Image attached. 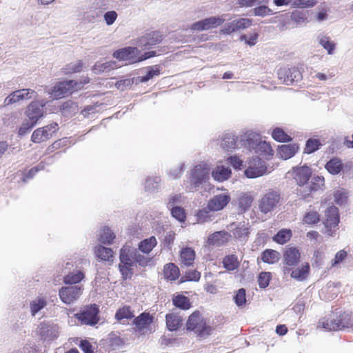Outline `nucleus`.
Wrapping results in <instances>:
<instances>
[{
  "label": "nucleus",
  "instance_id": "nucleus-34",
  "mask_svg": "<svg viewBox=\"0 0 353 353\" xmlns=\"http://www.w3.org/2000/svg\"><path fill=\"white\" fill-rule=\"evenodd\" d=\"M213 178L218 181H223L231 176V170L224 166H217L212 172Z\"/></svg>",
  "mask_w": 353,
  "mask_h": 353
},
{
  "label": "nucleus",
  "instance_id": "nucleus-47",
  "mask_svg": "<svg viewBox=\"0 0 353 353\" xmlns=\"http://www.w3.org/2000/svg\"><path fill=\"white\" fill-rule=\"evenodd\" d=\"M321 143L319 139H309L306 141L305 147L304 149L305 153L311 154L319 149Z\"/></svg>",
  "mask_w": 353,
  "mask_h": 353
},
{
  "label": "nucleus",
  "instance_id": "nucleus-26",
  "mask_svg": "<svg viewBox=\"0 0 353 353\" xmlns=\"http://www.w3.org/2000/svg\"><path fill=\"white\" fill-rule=\"evenodd\" d=\"M299 147L296 143L282 145L278 148V154L283 159L292 157L299 150Z\"/></svg>",
  "mask_w": 353,
  "mask_h": 353
},
{
  "label": "nucleus",
  "instance_id": "nucleus-2",
  "mask_svg": "<svg viewBox=\"0 0 353 353\" xmlns=\"http://www.w3.org/2000/svg\"><path fill=\"white\" fill-rule=\"evenodd\" d=\"M186 329L193 332L197 337L205 338L211 334L212 327L199 310L194 311L187 320Z\"/></svg>",
  "mask_w": 353,
  "mask_h": 353
},
{
  "label": "nucleus",
  "instance_id": "nucleus-17",
  "mask_svg": "<svg viewBox=\"0 0 353 353\" xmlns=\"http://www.w3.org/2000/svg\"><path fill=\"white\" fill-rule=\"evenodd\" d=\"M43 106L44 104H41L39 101L31 102L25 112L28 119L37 124L38 121L43 117Z\"/></svg>",
  "mask_w": 353,
  "mask_h": 353
},
{
  "label": "nucleus",
  "instance_id": "nucleus-9",
  "mask_svg": "<svg viewBox=\"0 0 353 353\" xmlns=\"http://www.w3.org/2000/svg\"><path fill=\"white\" fill-rule=\"evenodd\" d=\"M83 288L79 285L62 287L59 292L61 300L65 304H71L82 294Z\"/></svg>",
  "mask_w": 353,
  "mask_h": 353
},
{
  "label": "nucleus",
  "instance_id": "nucleus-44",
  "mask_svg": "<svg viewBox=\"0 0 353 353\" xmlns=\"http://www.w3.org/2000/svg\"><path fill=\"white\" fill-rule=\"evenodd\" d=\"M272 138L278 142H290L292 140V137L286 134L282 128H276L272 132Z\"/></svg>",
  "mask_w": 353,
  "mask_h": 353
},
{
  "label": "nucleus",
  "instance_id": "nucleus-25",
  "mask_svg": "<svg viewBox=\"0 0 353 353\" xmlns=\"http://www.w3.org/2000/svg\"><path fill=\"white\" fill-rule=\"evenodd\" d=\"M310 271V264L308 263H305L301 264V266H299L296 269H292L290 273L292 279L299 281H302L308 277Z\"/></svg>",
  "mask_w": 353,
  "mask_h": 353
},
{
  "label": "nucleus",
  "instance_id": "nucleus-42",
  "mask_svg": "<svg viewBox=\"0 0 353 353\" xmlns=\"http://www.w3.org/2000/svg\"><path fill=\"white\" fill-rule=\"evenodd\" d=\"M84 277L85 275L81 271L70 272L63 277V282L65 284H77L81 282Z\"/></svg>",
  "mask_w": 353,
  "mask_h": 353
},
{
  "label": "nucleus",
  "instance_id": "nucleus-21",
  "mask_svg": "<svg viewBox=\"0 0 353 353\" xmlns=\"http://www.w3.org/2000/svg\"><path fill=\"white\" fill-rule=\"evenodd\" d=\"M163 39V35L159 32L153 31L141 37L139 42L144 49H150L161 43Z\"/></svg>",
  "mask_w": 353,
  "mask_h": 353
},
{
  "label": "nucleus",
  "instance_id": "nucleus-11",
  "mask_svg": "<svg viewBox=\"0 0 353 353\" xmlns=\"http://www.w3.org/2000/svg\"><path fill=\"white\" fill-rule=\"evenodd\" d=\"M325 220L324 222L326 233L332 236L333 231L338 227L339 223V210L335 206L329 207L325 212Z\"/></svg>",
  "mask_w": 353,
  "mask_h": 353
},
{
  "label": "nucleus",
  "instance_id": "nucleus-3",
  "mask_svg": "<svg viewBox=\"0 0 353 353\" xmlns=\"http://www.w3.org/2000/svg\"><path fill=\"white\" fill-rule=\"evenodd\" d=\"M156 56V52L150 51L141 54L140 50L136 47H125L116 50L113 57L119 61H125L129 64H133L146 60Z\"/></svg>",
  "mask_w": 353,
  "mask_h": 353
},
{
  "label": "nucleus",
  "instance_id": "nucleus-58",
  "mask_svg": "<svg viewBox=\"0 0 353 353\" xmlns=\"http://www.w3.org/2000/svg\"><path fill=\"white\" fill-rule=\"evenodd\" d=\"M35 125L36 123H34L33 122L29 121V119L26 120L25 121L23 122V123L19 129V135L23 136L26 134L28 133Z\"/></svg>",
  "mask_w": 353,
  "mask_h": 353
},
{
  "label": "nucleus",
  "instance_id": "nucleus-62",
  "mask_svg": "<svg viewBox=\"0 0 353 353\" xmlns=\"http://www.w3.org/2000/svg\"><path fill=\"white\" fill-rule=\"evenodd\" d=\"M117 13L114 11H108L104 14V20L108 26H110L114 23L117 19Z\"/></svg>",
  "mask_w": 353,
  "mask_h": 353
},
{
  "label": "nucleus",
  "instance_id": "nucleus-35",
  "mask_svg": "<svg viewBox=\"0 0 353 353\" xmlns=\"http://www.w3.org/2000/svg\"><path fill=\"white\" fill-rule=\"evenodd\" d=\"M292 236V232L291 230L281 229L272 237V240L278 244L283 245L288 243Z\"/></svg>",
  "mask_w": 353,
  "mask_h": 353
},
{
  "label": "nucleus",
  "instance_id": "nucleus-55",
  "mask_svg": "<svg viewBox=\"0 0 353 353\" xmlns=\"http://www.w3.org/2000/svg\"><path fill=\"white\" fill-rule=\"evenodd\" d=\"M347 257V252L345 250H341L338 251L334 258L331 261V267L334 268L336 267L339 263L344 261Z\"/></svg>",
  "mask_w": 353,
  "mask_h": 353
},
{
  "label": "nucleus",
  "instance_id": "nucleus-14",
  "mask_svg": "<svg viewBox=\"0 0 353 353\" xmlns=\"http://www.w3.org/2000/svg\"><path fill=\"white\" fill-rule=\"evenodd\" d=\"M37 92L31 89H21L15 90L10 93L5 99L6 105L12 104L20 101L28 100L32 98H36Z\"/></svg>",
  "mask_w": 353,
  "mask_h": 353
},
{
  "label": "nucleus",
  "instance_id": "nucleus-54",
  "mask_svg": "<svg viewBox=\"0 0 353 353\" xmlns=\"http://www.w3.org/2000/svg\"><path fill=\"white\" fill-rule=\"evenodd\" d=\"M234 301L239 307L243 306L246 303V294L244 288L238 290L234 296Z\"/></svg>",
  "mask_w": 353,
  "mask_h": 353
},
{
  "label": "nucleus",
  "instance_id": "nucleus-43",
  "mask_svg": "<svg viewBox=\"0 0 353 353\" xmlns=\"http://www.w3.org/2000/svg\"><path fill=\"white\" fill-rule=\"evenodd\" d=\"M320 221V214L315 210H309L305 212L302 221L307 225H314Z\"/></svg>",
  "mask_w": 353,
  "mask_h": 353
},
{
  "label": "nucleus",
  "instance_id": "nucleus-48",
  "mask_svg": "<svg viewBox=\"0 0 353 353\" xmlns=\"http://www.w3.org/2000/svg\"><path fill=\"white\" fill-rule=\"evenodd\" d=\"M320 44L327 51L329 54H332L335 49V43L330 40L329 37L324 36L319 40Z\"/></svg>",
  "mask_w": 353,
  "mask_h": 353
},
{
  "label": "nucleus",
  "instance_id": "nucleus-5",
  "mask_svg": "<svg viewBox=\"0 0 353 353\" xmlns=\"http://www.w3.org/2000/svg\"><path fill=\"white\" fill-rule=\"evenodd\" d=\"M99 307L97 304L85 305L83 309L74 314V317L82 325H95L99 321Z\"/></svg>",
  "mask_w": 353,
  "mask_h": 353
},
{
  "label": "nucleus",
  "instance_id": "nucleus-41",
  "mask_svg": "<svg viewBox=\"0 0 353 353\" xmlns=\"http://www.w3.org/2000/svg\"><path fill=\"white\" fill-rule=\"evenodd\" d=\"M223 267L228 271H232L238 268L239 262L234 254L226 256L223 260Z\"/></svg>",
  "mask_w": 353,
  "mask_h": 353
},
{
  "label": "nucleus",
  "instance_id": "nucleus-40",
  "mask_svg": "<svg viewBox=\"0 0 353 353\" xmlns=\"http://www.w3.org/2000/svg\"><path fill=\"white\" fill-rule=\"evenodd\" d=\"M114 233L108 227H104L99 234V241L103 244L111 245L115 239Z\"/></svg>",
  "mask_w": 353,
  "mask_h": 353
},
{
  "label": "nucleus",
  "instance_id": "nucleus-56",
  "mask_svg": "<svg viewBox=\"0 0 353 353\" xmlns=\"http://www.w3.org/2000/svg\"><path fill=\"white\" fill-rule=\"evenodd\" d=\"M171 214L173 217L180 222H184L186 219V213L183 208L176 206L172 208Z\"/></svg>",
  "mask_w": 353,
  "mask_h": 353
},
{
  "label": "nucleus",
  "instance_id": "nucleus-51",
  "mask_svg": "<svg viewBox=\"0 0 353 353\" xmlns=\"http://www.w3.org/2000/svg\"><path fill=\"white\" fill-rule=\"evenodd\" d=\"M291 20L297 24L305 23L307 19V13L303 11L294 10L290 16Z\"/></svg>",
  "mask_w": 353,
  "mask_h": 353
},
{
  "label": "nucleus",
  "instance_id": "nucleus-57",
  "mask_svg": "<svg viewBox=\"0 0 353 353\" xmlns=\"http://www.w3.org/2000/svg\"><path fill=\"white\" fill-rule=\"evenodd\" d=\"M132 258L135 263L142 267L148 265L152 261V258L145 256L144 255L137 252L134 254Z\"/></svg>",
  "mask_w": 353,
  "mask_h": 353
},
{
  "label": "nucleus",
  "instance_id": "nucleus-46",
  "mask_svg": "<svg viewBox=\"0 0 353 353\" xmlns=\"http://www.w3.org/2000/svg\"><path fill=\"white\" fill-rule=\"evenodd\" d=\"M201 278V273L196 270H190L181 277L179 283H183L186 281H198Z\"/></svg>",
  "mask_w": 353,
  "mask_h": 353
},
{
  "label": "nucleus",
  "instance_id": "nucleus-24",
  "mask_svg": "<svg viewBox=\"0 0 353 353\" xmlns=\"http://www.w3.org/2000/svg\"><path fill=\"white\" fill-rule=\"evenodd\" d=\"M163 274L165 280L172 282L179 278L180 270L174 263H168L163 266Z\"/></svg>",
  "mask_w": 353,
  "mask_h": 353
},
{
  "label": "nucleus",
  "instance_id": "nucleus-31",
  "mask_svg": "<svg viewBox=\"0 0 353 353\" xmlns=\"http://www.w3.org/2000/svg\"><path fill=\"white\" fill-rule=\"evenodd\" d=\"M325 168L328 172L336 175L343 170V164L339 158L334 157L326 163Z\"/></svg>",
  "mask_w": 353,
  "mask_h": 353
},
{
  "label": "nucleus",
  "instance_id": "nucleus-50",
  "mask_svg": "<svg viewBox=\"0 0 353 353\" xmlns=\"http://www.w3.org/2000/svg\"><path fill=\"white\" fill-rule=\"evenodd\" d=\"M272 279V274L269 272H262L258 276V283L261 288H267Z\"/></svg>",
  "mask_w": 353,
  "mask_h": 353
},
{
  "label": "nucleus",
  "instance_id": "nucleus-63",
  "mask_svg": "<svg viewBox=\"0 0 353 353\" xmlns=\"http://www.w3.org/2000/svg\"><path fill=\"white\" fill-rule=\"evenodd\" d=\"M197 220L200 223H205L210 219L209 212L206 209H202L196 213Z\"/></svg>",
  "mask_w": 353,
  "mask_h": 353
},
{
  "label": "nucleus",
  "instance_id": "nucleus-52",
  "mask_svg": "<svg viewBox=\"0 0 353 353\" xmlns=\"http://www.w3.org/2000/svg\"><path fill=\"white\" fill-rule=\"evenodd\" d=\"M133 265L119 264V270L124 280L130 279L133 275Z\"/></svg>",
  "mask_w": 353,
  "mask_h": 353
},
{
  "label": "nucleus",
  "instance_id": "nucleus-10",
  "mask_svg": "<svg viewBox=\"0 0 353 353\" xmlns=\"http://www.w3.org/2000/svg\"><path fill=\"white\" fill-rule=\"evenodd\" d=\"M154 319L153 314L148 312H143L133 320L134 330L141 334H145L150 330V325Z\"/></svg>",
  "mask_w": 353,
  "mask_h": 353
},
{
  "label": "nucleus",
  "instance_id": "nucleus-1",
  "mask_svg": "<svg viewBox=\"0 0 353 353\" xmlns=\"http://www.w3.org/2000/svg\"><path fill=\"white\" fill-rule=\"evenodd\" d=\"M318 326L329 331L350 328L353 327V317L345 311L334 312L320 320Z\"/></svg>",
  "mask_w": 353,
  "mask_h": 353
},
{
  "label": "nucleus",
  "instance_id": "nucleus-45",
  "mask_svg": "<svg viewBox=\"0 0 353 353\" xmlns=\"http://www.w3.org/2000/svg\"><path fill=\"white\" fill-rule=\"evenodd\" d=\"M46 305L47 301L43 297H38L37 299L32 301L30 303V312L32 316H35V314L41 309L44 308Z\"/></svg>",
  "mask_w": 353,
  "mask_h": 353
},
{
  "label": "nucleus",
  "instance_id": "nucleus-38",
  "mask_svg": "<svg viewBox=\"0 0 353 353\" xmlns=\"http://www.w3.org/2000/svg\"><path fill=\"white\" fill-rule=\"evenodd\" d=\"M238 138L232 134H227L222 139L221 146L226 151L236 148Z\"/></svg>",
  "mask_w": 353,
  "mask_h": 353
},
{
  "label": "nucleus",
  "instance_id": "nucleus-4",
  "mask_svg": "<svg viewBox=\"0 0 353 353\" xmlns=\"http://www.w3.org/2000/svg\"><path fill=\"white\" fill-rule=\"evenodd\" d=\"M281 200L280 193L274 190H269L263 194L259 200L258 208L263 214H268L272 212L279 204Z\"/></svg>",
  "mask_w": 353,
  "mask_h": 353
},
{
  "label": "nucleus",
  "instance_id": "nucleus-30",
  "mask_svg": "<svg viewBox=\"0 0 353 353\" xmlns=\"http://www.w3.org/2000/svg\"><path fill=\"white\" fill-rule=\"evenodd\" d=\"M172 301L176 307L182 310H188L192 307L190 299L183 294L173 295Z\"/></svg>",
  "mask_w": 353,
  "mask_h": 353
},
{
  "label": "nucleus",
  "instance_id": "nucleus-18",
  "mask_svg": "<svg viewBox=\"0 0 353 353\" xmlns=\"http://www.w3.org/2000/svg\"><path fill=\"white\" fill-rule=\"evenodd\" d=\"M230 200L231 197L228 194H219L209 200L207 208L210 211H219L223 210Z\"/></svg>",
  "mask_w": 353,
  "mask_h": 353
},
{
  "label": "nucleus",
  "instance_id": "nucleus-64",
  "mask_svg": "<svg viewBox=\"0 0 353 353\" xmlns=\"http://www.w3.org/2000/svg\"><path fill=\"white\" fill-rule=\"evenodd\" d=\"M228 161L232 165L234 169L241 170L243 165L242 160L236 157L232 156L228 159Z\"/></svg>",
  "mask_w": 353,
  "mask_h": 353
},
{
  "label": "nucleus",
  "instance_id": "nucleus-16",
  "mask_svg": "<svg viewBox=\"0 0 353 353\" xmlns=\"http://www.w3.org/2000/svg\"><path fill=\"white\" fill-rule=\"evenodd\" d=\"M278 75L279 79H282L287 84L293 83L294 81H298L302 78L301 71L298 68L294 66L279 69Z\"/></svg>",
  "mask_w": 353,
  "mask_h": 353
},
{
  "label": "nucleus",
  "instance_id": "nucleus-19",
  "mask_svg": "<svg viewBox=\"0 0 353 353\" xmlns=\"http://www.w3.org/2000/svg\"><path fill=\"white\" fill-rule=\"evenodd\" d=\"M252 23V20L248 18H240L227 23L222 30L223 34H231L239 30L249 28Z\"/></svg>",
  "mask_w": 353,
  "mask_h": 353
},
{
  "label": "nucleus",
  "instance_id": "nucleus-53",
  "mask_svg": "<svg viewBox=\"0 0 353 353\" xmlns=\"http://www.w3.org/2000/svg\"><path fill=\"white\" fill-rule=\"evenodd\" d=\"M325 185V179L323 176H314L312 179L311 184L310 186V192L317 191L321 189Z\"/></svg>",
  "mask_w": 353,
  "mask_h": 353
},
{
  "label": "nucleus",
  "instance_id": "nucleus-23",
  "mask_svg": "<svg viewBox=\"0 0 353 353\" xmlns=\"http://www.w3.org/2000/svg\"><path fill=\"white\" fill-rule=\"evenodd\" d=\"M196 258V252L194 250L190 247H185L181 248L179 253V261L181 264L186 266H192Z\"/></svg>",
  "mask_w": 353,
  "mask_h": 353
},
{
  "label": "nucleus",
  "instance_id": "nucleus-13",
  "mask_svg": "<svg viewBox=\"0 0 353 353\" xmlns=\"http://www.w3.org/2000/svg\"><path fill=\"white\" fill-rule=\"evenodd\" d=\"M224 19L220 17H211L195 22L191 25V30L194 31L208 30L221 26Z\"/></svg>",
  "mask_w": 353,
  "mask_h": 353
},
{
  "label": "nucleus",
  "instance_id": "nucleus-7",
  "mask_svg": "<svg viewBox=\"0 0 353 353\" xmlns=\"http://www.w3.org/2000/svg\"><path fill=\"white\" fill-rule=\"evenodd\" d=\"M301 260V252L295 247H288L283 254V271L284 274L290 272Z\"/></svg>",
  "mask_w": 353,
  "mask_h": 353
},
{
  "label": "nucleus",
  "instance_id": "nucleus-29",
  "mask_svg": "<svg viewBox=\"0 0 353 353\" xmlns=\"http://www.w3.org/2000/svg\"><path fill=\"white\" fill-rule=\"evenodd\" d=\"M166 326L170 331L177 330L182 324V317L176 313H170L165 316Z\"/></svg>",
  "mask_w": 353,
  "mask_h": 353
},
{
  "label": "nucleus",
  "instance_id": "nucleus-12",
  "mask_svg": "<svg viewBox=\"0 0 353 353\" xmlns=\"http://www.w3.org/2000/svg\"><path fill=\"white\" fill-rule=\"evenodd\" d=\"M267 171L265 163L260 158H253L250 165L245 170V174L248 178H256L264 174Z\"/></svg>",
  "mask_w": 353,
  "mask_h": 353
},
{
  "label": "nucleus",
  "instance_id": "nucleus-60",
  "mask_svg": "<svg viewBox=\"0 0 353 353\" xmlns=\"http://www.w3.org/2000/svg\"><path fill=\"white\" fill-rule=\"evenodd\" d=\"M316 0H295L293 6L297 8H311L316 5Z\"/></svg>",
  "mask_w": 353,
  "mask_h": 353
},
{
  "label": "nucleus",
  "instance_id": "nucleus-32",
  "mask_svg": "<svg viewBox=\"0 0 353 353\" xmlns=\"http://www.w3.org/2000/svg\"><path fill=\"white\" fill-rule=\"evenodd\" d=\"M157 245V240L155 236H152L141 241L138 245V248L141 252L149 254Z\"/></svg>",
  "mask_w": 353,
  "mask_h": 353
},
{
  "label": "nucleus",
  "instance_id": "nucleus-59",
  "mask_svg": "<svg viewBox=\"0 0 353 353\" xmlns=\"http://www.w3.org/2000/svg\"><path fill=\"white\" fill-rule=\"evenodd\" d=\"M253 14L255 16L265 17L271 14L272 10L266 6H261L253 9Z\"/></svg>",
  "mask_w": 353,
  "mask_h": 353
},
{
  "label": "nucleus",
  "instance_id": "nucleus-37",
  "mask_svg": "<svg viewBox=\"0 0 353 353\" xmlns=\"http://www.w3.org/2000/svg\"><path fill=\"white\" fill-rule=\"evenodd\" d=\"M253 150L264 157L273 155V150L270 144L264 141H259Z\"/></svg>",
  "mask_w": 353,
  "mask_h": 353
},
{
  "label": "nucleus",
  "instance_id": "nucleus-8",
  "mask_svg": "<svg viewBox=\"0 0 353 353\" xmlns=\"http://www.w3.org/2000/svg\"><path fill=\"white\" fill-rule=\"evenodd\" d=\"M58 129V124L54 122L39 128L32 132L31 141L35 143L46 142L52 137Z\"/></svg>",
  "mask_w": 353,
  "mask_h": 353
},
{
  "label": "nucleus",
  "instance_id": "nucleus-49",
  "mask_svg": "<svg viewBox=\"0 0 353 353\" xmlns=\"http://www.w3.org/2000/svg\"><path fill=\"white\" fill-rule=\"evenodd\" d=\"M161 70L159 65H153L149 68V70L145 76L140 77L141 82H147L155 76L159 75Z\"/></svg>",
  "mask_w": 353,
  "mask_h": 353
},
{
  "label": "nucleus",
  "instance_id": "nucleus-6",
  "mask_svg": "<svg viewBox=\"0 0 353 353\" xmlns=\"http://www.w3.org/2000/svg\"><path fill=\"white\" fill-rule=\"evenodd\" d=\"M81 89L80 83L74 80L61 81L55 85L50 92L55 99H62Z\"/></svg>",
  "mask_w": 353,
  "mask_h": 353
},
{
  "label": "nucleus",
  "instance_id": "nucleus-33",
  "mask_svg": "<svg viewBox=\"0 0 353 353\" xmlns=\"http://www.w3.org/2000/svg\"><path fill=\"white\" fill-rule=\"evenodd\" d=\"M280 259V253L274 250L266 249L261 254L263 262L268 264L277 263Z\"/></svg>",
  "mask_w": 353,
  "mask_h": 353
},
{
  "label": "nucleus",
  "instance_id": "nucleus-20",
  "mask_svg": "<svg viewBox=\"0 0 353 353\" xmlns=\"http://www.w3.org/2000/svg\"><path fill=\"white\" fill-rule=\"evenodd\" d=\"M292 171L293 179L300 186L306 184L312 176V170L307 165L293 168Z\"/></svg>",
  "mask_w": 353,
  "mask_h": 353
},
{
  "label": "nucleus",
  "instance_id": "nucleus-27",
  "mask_svg": "<svg viewBox=\"0 0 353 353\" xmlns=\"http://www.w3.org/2000/svg\"><path fill=\"white\" fill-rule=\"evenodd\" d=\"M96 256L101 261L112 263L114 261V252L111 248L99 245L94 248Z\"/></svg>",
  "mask_w": 353,
  "mask_h": 353
},
{
  "label": "nucleus",
  "instance_id": "nucleus-28",
  "mask_svg": "<svg viewBox=\"0 0 353 353\" xmlns=\"http://www.w3.org/2000/svg\"><path fill=\"white\" fill-rule=\"evenodd\" d=\"M259 134L254 132H246L241 137V145L250 150H253L259 141Z\"/></svg>",
  "mask_w": 353,
  "mask_h": 353
},
{
  "label": "nucleus",
  "instance_id": "nucleus-15",
  "mask_svg": "<svg viewBox=\"0 0 353 353\" xmlns=\"http://www.w3.org/2000/svg\"><path fill=\"white\" fill-rule=\"evenodd\" d=\"M210 169L206 164H199L192 170L190 176V182L195 186H198L205 181L209 176Z\"/></svg>",
  "mask_w": 353,
  "mask_h": 353
},
{
  "label": "nucleus",
  "instance_id": "nucleus-39",
  "mask_svg": "<svg viewBox=\"0 0 353 353\" xmlns=\"http://www.w3.org/2000/svg\"><path fill=\"white\" fill-rule=\"evenodd\" d=\"M134 317L133 311L131 310V307L129 305H124L117 310L115 314V319L118 321H121L123 319H132Z\"/></svg>",
  "mask_w": 353,
  "mask_h": 353
},
{
  "label": "nucleus",
  "instance_id": "nucleus-36",
  "mask_svg": "<svg viewBox=\"0 0 353 353\" xmlns=\"http://www.w3.org/2000/svg\"><path fill=\"white\" fill-rule=\"evenodd\" d=\"M253 201L254 199L250 193H242L238 199V205L241 212H245L248 210L250 208Z\"/></svg>",
  "mask_w": 353,
  "mask_h": 353
},
{
  "label": "nucleus",
  "instance_id": "nucleus-22",
  "mask_svg": "<svg viewBox=\"0 0 353 353\" xmlns=\"http://www.w3.org/2000/svg\"><path fill=\"white\" fill-rule=\"evenodd\" d=\"M230 226L233 228L231 230L232 236L239 241L246 240L250 234V228L248 224L244 222L239 223H232Z\"/></svg>",
  "mask_w": 353,
  "mask_h": 353
},
{
  "label": "nucleus",
  "instance_id": "nucleus-61",
  "mask_svg": "<svg viewBox=\"0 0 353 353\" xmlns=\"http://www.w3.org/2000/svg\"><path fill=\"white\" fill-rule=\"evenodd\" d=\"M334 198L336 204L342 205L347 201V193L342 190H337L334 193Z\"/></svg>",
  "mask_w": 353,
  "mask_h": 353
}]
</instances>
